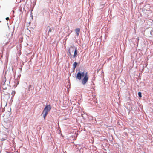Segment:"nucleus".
Listing matches in <instances>:
<instances>
[{"label":"nucleus","mask_w":153,"mask_h":153,"mask_svg":"<svg viewBox=\"0 0 153 153\" xmlns=\"http://www.w3.org/2000/svg\"><path fill=\"white\" fill-rule=\"evenodd\" d=\"M51 109V107L50 105L46 104L44 108L42 114H43V117L45 119L47 114Z\"/></svg>","instance_id":"1"},{"label":"nucleus","mask_w":153,"mask_h":153,"mask_svg":"<svg viewBox=\"0 0 153 153\" xmlns=\"http://www.w3.org/2000/svg\"><path fill=\"white\" fill-rule=\"evenodd\" d=\"M85 75V72H81L80 70H79V71L77 73L76 78L79 80H80L82 78V77H84Z\"/></svg>","instance_id":"2"},{"label":"nucleus","mask_w":153,"mask_h":153,"mask_svg":"<svg viewBox=\"0 0 153 153\" xmlns=\"http://www.w3.org/2000/svg\"><path fill=\"white\" fill-rule=\"evenodd\" d=\"M88 79L89 77L84 76L82 80V83L83 85H85L88 81Z\"/></svg>","instance_id":"3"},{"label":"nucleus","mask_w":153,"mask_h":153,"mask_svg":"<svg viewBox=\"0 0 153 153\" xmlns=\"http://www.w3.org/2000/svg\"><path fill=\"white\" fill-rule=\"evenodd\" d=\"M77 49H75L74 54L73 56V58H74L76 57V56L77 55Z\"/></svg>","instance_id":"4"},{"label":"nucleus","mask_w":153,"mask_h":153,"mask_svg":"<svg viewBox=\"0 0 153 153\" xmlns=\"http://www.w3.org/2000/svg\"><path fill=\"white\" fill-rule=\"evenodd\" d=\"M75 31L76 33L77 36H78L79 35V32L80 31V29L79 28H77L76 29Z\"/></svg>","instance_id":"5"},{"label":"nucleus","mask_w":153,"mask_h":153,"mask_svg":"<svg viewBox=\"0 0 153 153\" xmlns=\"http://www.w3.org/2000/svg\"><path fill=\"white\" fill-rule=\"evenodd\" d=\"M6 77H4V78H3V81H2V82H1V84L3 85H5V82H6Z\"/></svg>","instance_id":"6"},{"label":"nucleus","mask_w":153,"mask_h":153,"mask_svg":"<svg viewBox=\"0 0 153 153\" xmlns=\"http://www.w3.org/2000/svg\"><path fill=\"white\" fill-rule=\"evenodd\" d=\"M78 63L76 62H75L73 64V66H74V67H76L77 66Z\"/></svg>","instance_id":"7"},{"label":"nucleus","mask_w":153,"mask_h":153,"mask_svg":"<svg viewBox=\"0 0 153 153\" xmlns=\"http://www.w3.org/2000/svg\"><path fill=\"white\" fill-rule=\"evenodd\" d=\"M138 95L139 97L140 98L142 97V93L140 92H138Z\"/></svg>","instance_id":"8"},{"label":"nucleus","mask_w":153,"mask_h":153,"mask_svg":"<svg viewBox=\"0 0 153 153\" xmlns=\"http://www.w3.org/2000/svg\"><path fill=\"white\" fill-rule=\"evenodd\" d=\"M33 87L32 85H29L28 87V90L30 91V89L31 88H32Z\"/></svg>","instance_id":"9"},{"label":"nucleus","mask_w":153,"mask_h":153,"mask_svg":"<svg viewBox=\"0 0 153 153\" xmlns=\"http://www.w3.org/2000/svg\"><path fill=\"white\" fill-rule=\"evenodd\" d=\"M15 94V92L13 91L11 93V94L12 95V96L11 97H13V96Z\"/></svg>","instance_id":"10"},{"label":"nucleus","mask_w":153,"mask_h":153,"mask_svg":"<svg viewBox=\"0 0 153 153\" xmlns=\"http://www.w3.org/2000/svg\"><path fill=\"white\" fill-rule=\"evenodd\" d=\"M53 30V28H49L48 31V33H49V32H52V30Z\"/></svg>","instance_id":"11"},{"label":"nucleus","mask_w":153,"mask_h":153,"mask_svg":"<svg viewBox=\"0 0 153 153\" xmlns=\"http://www.w3.org/2000/svg\"><path fill=\"white\" fill-rule=\"evenodd\" d=\"M68 55H70L71 56V57L72 56V54H71V52H70V50H68Z\"/></svg>","instance_id":"12"},{"label":"nucleus","mask_w":153,"mask_h":153,"mask_svg":"<svg viewBox=\"0 0 153 153\" xmlns=\"http://www.w3.org/2000/svg\"><path fill=\"white\" fill-rule=\"evenodd\" d=\"M84 76H86V77H89L88 76V73L86 72L85 73V75Z\"/></svg>","instance_id":"13"},{"label":"nucleus","mask_w":153,"mask_h":153,"mask_svg":"<svg viewBox=\"0 0 153 153\" xmlns=\"http://www.w3.org/2000/svg\"><path fill=\"white\" fill-rule=\"evenodd\" d=\"M104 5H105V4H100V7L101 8H103V7H104Z\"/></svg>","instance_id":"14"},{"label":"nucleus","mask_w":153,"mask_h":153,"mask_svg":"<svg viewBox=\"0 0 153 153\" xmlns=\"http://www.w3.org/2000/svg\"><path fill=\"white\" fill-rule=\"evenodd\" d=\"M76 67H74V66H73V72H74V70H75V69Z\"/></svg>","instance_id":"15"},{"label":"nucleus","mask_w":153,"mask_h":153,"mask_svg":"<svg viewBox=\"0 0 153 153\" xmlns=\"http://www.w3.org/2000/svg\"><path fill=\"white\" fill-rule=\"evenodd\" d=\"M9 19V18L8 17H7L6 18V20H8Z\"/></svg>","instance_id":"16"},{"label":"nucleus","mask_w":153,"mask_h":153,"mask_svg":"<svg viewBox=\"0 0 153 153\" xmlns=\"http://www.w3.org/2000/svg\"><path fill=\"white\" fill-rule=\"evenodd\" d=\"M7 96H8V97H10V94H9L7 95Z\"/></svg>","instance_id":"17"},{"label":"nucleus","mask_w":153,"mask_h":153,"mask_svg":"<svg viewBox=\"0 0 153 153\" xmlns=\"http://www.w3.org/2000/svg\"><path fill=\"white\" fill-rule=\"evenodd\" d=\"M48 27H49V26H48V27H47V29H48Z\"/></svg>","instance_id":"18"},{"label":"nucleus","mask_w":153,"mask_h":153,"mask_svg":"<svg viewBox=\"0 0 153 153\" xmlns=\"http://www.w3.org/2000/svg\"><path fill=\"white\" fill-rule=\"evenodd\" d=\"M5 152H6V153H8V152H7V151Z\"/></svg>","instance_id":"19"},{"label":"nucleus","mask_w":153,"mask_h":153,"mask_svg":"<svg viewBox=\"0 0 153 153\" xmlns=\"http://www.w3.org/2000/svg\"><path fill=\"white\" fill-rule=\"evenodd\" d=\"M2 57V56H1V57Z\"/></svg>","instance_id":"20"},{"label":"nucleus","mask_w":153,"mask_h":153,"mask_svg":"<svg viewBox=\"0 0 153 153\" xmlns=\"http://www.w3.org/2000/svg\"><path fill=\"white\" fill-rule=\"evenodd\" d=\"M1 58L0 57V59H1Z\"/></svg>","instance_id":"21"}]
</instances>
